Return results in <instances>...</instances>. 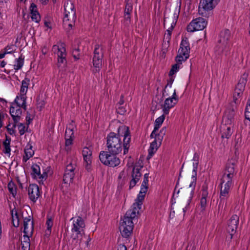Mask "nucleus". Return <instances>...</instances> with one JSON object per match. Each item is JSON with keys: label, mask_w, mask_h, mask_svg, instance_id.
Here are the masks:
<instances>
[{"label": "nucleus", "mask_w": 250, "mask_h": 250, "mask_svg": "<svg viewBox=\"0 0 250 250\" xmlns=\"http://www.w3.org/2000/svg\"><path fill=\"white\" fill-rule=\"evenodd\" d=\"M140 179H136L134 178H132V180L130 182L129 188H133L137 183L139 181Z\"/></svg>", "instance_id": "nucleus-53"}, {"label": "nucleus", "mask_w": 250, "mask_h": 250, "mask_svg": "<svg viewBox=\"0 0 250 250\" xmlns=\"http://www.w3.org/2000/svg\"><path fill=\"white\" fill-rule=\"evenodd\" d=\"M230 37V32L228 29L222 30L220 34L217 47L225 56H227L229 52L231 45L229 41Z\"/></svg>", "instance_id": "nucleus-5"}, {"label": "nucleus", "mask_w": 250, "mask_h": 250, "mask_svg": "<svg viewBox=\"0 0 250 250\" xmlns=\"http://www.w3.org/2000/svg\"><path fill=\"white\" fill-rule=\"evenodd\" d=\"M148 179L144 178V180H143L142 185H143V186H148Z\"/></svg>", "instance_id": "nucleus-63"}, {"label": "nucleus", "mask_w": 250, "mask_h": 250, "mask_svg": "<svg viewBox=\"0 0 250 250\" xmlns=\"http://www.w3.org/2000/svg\"><path fill=\"white\" fill-rule=\"evenodd\" d=\"M123 98H124V96L122 95H121L120 100L118 104H119V105L121 106L124 104V101Z\"/></svg>", "instance_id": "nucleus-60"}, {"label": "nucleus", "mask_w": 250, "mask_h": 250, "mask_svg": "<svg viewBox=\"0 0 250 250\" xmlns=\"http://www.w3.org/2000/svg\"><path fill=\"white\" fill-rule=\"evenodd\" d=\"M243 91L241 90L240 89H238L237 88L235 87V89L234 90V92L233 94V102L234 104H237L239 102H240V101L239 100V99L241 97V96L243 95Z\"/></svg>", "instance_id": "nucleus-35"}, {"label": "nucleus", "mask_w": 250, "mask_h": 250, "mask_svg": "<svg viewBox=\"0 0 250 250\" xmlns=\"http://www.w3.org/2000/svg\"><path fill=\"white\" fill-rule=\"evenodd\" d=\"M207 206V199L201 198L200 200V207L201 211L205 210Z\"/></svg>", "instance_id": "nucleus-48"}, {"label": "nucleus", "mask_w": 250, "mask_h": 250, "mask_svg": "<svg viewBox=\"0 0 250 250\" xmlns=\"http://www.w3.org/2000/svg\"><path fill=\"white\" fill-rule=\"evenodd\" d=\"M142 168V166H135L132 170V178H134L136 179H140L142 176V174L140 172V170Z\"/></svg>", "instance_id": "nucleus-31"}, {"label": "nucleus", "mask_w": 250, "mask_h": 250, "mask_svg": "<svg viewBox=\"0 0 250 250\" xmlns=\"http://www.w3.org/2000/svg\"><path fill=\"white\" fill-rule=\"evenodd\" d=\"M199 155L198 153L195 152L194 154V156L192 159L193 162V170H192V181L190 183L189 187L191 188V193L190 196L189 197V199L188 200V203L187 206H188L189 204V202H190L192 195L194 193V190L195 189V185H196V175H197V170L198 168V164H199Z\"/></svg>", "instance_id": "nucleus-9"}, {"label": "nucleus", "mask_w": 250, "mask_h": 250, "mask_svg": "<svg viewBox=\"0 0 250 250\" xmlns=\"http://www.w3.org/2000/svg\"><path fill=\"white\" fill-rule=\"evenodd\" d=\"M170 99H172L174 101H175L177 103L178 102V98L176 94L175 90H174L173 95H172L171 97H169Z\"/></svg>", "instance_id": "nucleus-55"}, {"label": "nucleus", "mask_w": 250, "mask_h": 250, "mask_svg": "<svg viewBox=\"0 0 250 250\" xmlns=\"http://www.w3.org/2000/svg\"><path fill=\"white\" fill-rule=\"evenodd\" d=\"M219 0H201L199 5V13L206 16V12L210 11L217 4Z\"/></svg>", "instance_id": "nucleus-12"}, {"label": "nucleus", "mask_w": 250, "mask_h": 250, "mask_svg": "<svg viewBox=\"0 0 250 250\" xmlns=\"http://www.w3.org/2000/svg\"><path fill=\"white\" fill-rule=\"evenodd\" d=\"M79 52H80V50L78 48L75 49L72 51V55H73L74 58L76 60H77L79 59V56H80Z\"/></svg>", "instance_id": "nucleus-49"}, {"label": "nucleus", "mask_w": 250, "mask_h": 250, "mask_svg": "<svg viewBox=\"0 0 250 250\" xmlns=\"http://www.w3.org/2000/svg\"><path fill=\"white\" fill-rule=\"evenodd\" d=\"M31 15V17L33 21L36 22H38L40 21L41 18L39 13H33Z\"/></svg>", "instance_id": "nucleus-47"}, {"label": "nucleus", "mask_w": 250, "mask_h": 250, "mask_svg": "<svg viewBox=\"0 0 250 250\" xmlns=\"http://www.w3.org/2000/svg\"><path fill=\"white\" fill-rule=\"evenodd\" d=\"M30 234H25L23 236V240H21L22 249L23 250H30V240L29 238Z\"/></svg>", "instance_id": "nucleus-29"}, {"label": "nucleus", "mask_w": 250, "mask_h": 250, "mask_svg": "<svg viewBox=\"0 0 250 250\" xmlns=\"http://www.w3.org/2000/svg\"><path fill=\"white\" fill-rule=\"evenodd\" d=\"M24 152L27 159H29L34 154V150L32 148V146L30 144H27L24 149Z\"/></svg>", "instance_id": "nucleus-36"}, {"label": "nucleus", "mask_w": 250, "mask_h": 250, "mask_svg": "<svg viewBox=\"0 0 250 250\" xmlns=\"http://www.w3.org/2000/svg\"><path fill=\"white\" fill-rule=\"evenodd\" d=\"M166 132V128L163 127L160 131L159 133L157 134V137L156 138L158 139V141L160 142H162L163 137L165 135Z\"/></svg>", "instance_id": "nucleus-42"}, {"label": "nucleus", "mask_w": 250, "mask_h": 250, "mask_svg": "<svg viewBox=\"0 0 250 250\" xmlns=\"http://www.w3.org/2000/svg\"><path fill=\"white\" fill-rule=\"evenodd\" d=\"M121 137H123V148L124 154L128 152L130 142V135L128 127L122 125L118 128V134L110 132L106 137V146L110 154H118L122 150Z\"/></svg>", "instance_id": "nucleus-2"}, {"label": "nucleus", "mask_w": 250, "mask_h": 250, "mask_svg": "<svg viewBox=\"0 0 250 250\" xmlns=\"http://www.w3.org/2000/svg\"><path fill=\"white\" fill-rule=\"evenodd\" d=\"M125 177V172L124 170H123L120 173L119 176H118V179H122V178L124 179Z\"/></svg>", "instance_id": "nucleus-56"}, {"label": "nucleus", "mask_w": 250, "mask_h": 250, "mask_svg": "<svg viewBox=\"0 0 250 250\" xmlns=\"http://www.w3.org/2000/svg\"><path fill=\"white\" fill-rule=\"evenodd\" d=\"M176 8L177 10H179V11H180L179 8L177 9V7H175L174 8H172L171 10H170V12L171 13V15H172L171 17H166V15H164V17H165L164 24H165L166 23H170L171 20H172V18L173 17V14Z\"/></svg>", "instance_id": "nucleus-44"}, {"label": "nucleus", "mask_w": 250, "mask_h": 250, "mask_svg": "<svg viewBox=\"0 0 250 250\" xmlns=\"http://www.w3.org/2000/svg\"><path fill=\"white\" fill-rule=\"evenodd\" d=\"M165 117L164 115H162L158 118H157L154 123V128L155 130H158L160 126L163 123L165 120Z\"/></svg>", "instance_id": "nucleus-37"}, {"label": "nucleus", "mask_w": 250, "mask_h": 250, "mask_svg": "<svg viewBox=\"0 0 250 250\" xmlns=\"http://www.w3.org/2000/svg\"><path fill=\"white\" fill-rule=\"evenodd\" d=\"M10 142L11 139L8 138L7 136L6 137L5 140L3 142V146H4L3 152L5 154H8L9 155H10Z\"/></svg>", "instance_id": "nucleus-34"}, {"label": "nucleus", "mask_w": 250, "mask_h": 250, "mask_svg": "<svg viewBox=\"0 0 250 250\" xmlns=\"http://www.w3.org/2000/svg\"><path fill=\"white\" fill-rule=\"evenodd\" d=\"M208 195V192L207 190V188L206 187H203L202 189V197L201 198H206L207 199V197Z\"/></svg>", "instance_id": "nucleus-50"}, {"label": "nucleus", "mask_w": 250, "mask_h": 250, "mask_svg": "<svg viewBox=\"0 0 250 250\" xmlns=\"http://www.w3.org/2000/svg\"><path fill=\"white\" fill-rule=\"evenodd\" d=\"M176 103L177 102L174 101L172 99L168 98H167L163 105V111L164 112V114H168L169 113V109L174 107Z\"/></svg>", "instance_id": "nucleus-25"}, {"label": "nucleus", "mask_w": 250, "mask_h": 250, "mask_svg": "<svg viewBox=\"0 0 250 250\" xmlns=\"http://www.w3.org/2000/svg\"><path fill=\"white\" fill-rule=\"evenodd\" d=\"M69 127H67L65 132V138H73L74 137L73 127L69 125Z\"/></svg>", "instance_id": "nucleus-40"}, {"label": "nucleus", "mask_w": 250, "mask_h": 250, "mask_svg": "<svg viewBox=\"0 0 250 250\" xmlns=\"http://www.w3.org/2000/svg\"><path fill=\"white\" fill-rule=\"evenodd\" d=\"M246 111L250 112V102H249L247 103V106L246 107Z\"/></svg>", "instance_id": "nucleus-64"}, {"label": "nucleus", "mask_w": 250, "mask_h": 250, "mask_svg": "<svg viewBox=\"0 0 250 250\" xmlns=\"http://www.w3.org/2000/svg\"><path fill=\"white\" fill-rule=\"evenodd\" d=\"M64 17L63 22L64 26H68L72 29L75 25L76 21V11L73 2L71 0H67L64 4Z\"/></svg>", "instance_id": "nucleus-4"}, {"label": "nucleus", "mask_w": 250, "mask_h": 250, "mask_svg": "<svg viewBox=\"0 0 250 250\" xmlns=\"http://www.w3.org/2000/svg\"><path fill=\"white\" fill-rule=\"evenodd\" d=\"M158 130H155V129L154 128L153 131L152 132L151 135H150V137L151 138H155V139L156 138V137H157V134H156V132Z\"/></svg>", "instance_id": "nucleus-57"}, {"label": "nucleus", "mask_w": 250, "mask_h": 250, "mask_svg": "<svg viewBox=\"0 0 250 250\" xmlns=\"http://www.w3.org/2000/svg\"><path fill=\"white\" fill-rule=\"evenodd\" d=\"M11 53H12V51H7V52H5L3 53H0V59L4 58L6 54H10Z\"/></svg>", "instance_id": "nucleus-62"}, {"label": "nucleus", "mask_w": 250, "mask_h": 250, "mask_svg": "<svg viewBox=\"0 0 250 250\" xmlns=\"http://www.w3.org/2000/svg\"><path fill=\"white\" fill-rule=\"evenodd\" d=\"M46 225L47 226V229L45 230V235L49 236L51 232V228L53 225V221L51 218H49L47 219L46 222Z\"/></svg>", "instance_id": "nucleus-38"}, {"label": "nucleus", "mask_w": 250, "mask_h": 250, "mask_svg": "<svg viewBox=\"0 0 250 250\" xmlns=\"http://www.w3.org/2000/svg\"><path fill=\"white\" fill-rule=\"evenodd\" d=\"M221 137L229 139L233 132L232 125L223 124L221 125Z\"/></svg>", "instance_id": "nucleus-24"}, {"label": "nucleus", "mask_w": 250, "mask_h": 250, "mask_svg": "<svg viewBox=\"0 0 250 250\" xmlns=\"http://www.w3.org/2000/svg\"><path fill=\"white\" fill-rule=\"evenodd\" d=\"M29 84V80L27 78L24 79V80L22 81L20 90L21 94L26 95Z\"/></svg>", "instance_id": "nucleus-33"}, {"label": "nucleus", "mask_w": 250, "mask_h": 250, "mask_svg": "<svg viewBox=\"0 0 250 250\" xmlns=\"http://www.w3.org/2000/svg\"><path fill=\"white\" fill-rule=\"evenodd\" d=\"M234 105L232 104L231 107L228 108L223 116V122L225 125H231L234 121L235 109L234 108Z\"/></svg>", "instance_id": "nucleus-16"}, {"label": "nucleus", "mask_w": 250, "mask_h": 250, "mask_svg": "<svg viewBox=\"0 0 250 250\" xmlns=\"http://www.w3.org/2000/svg\"><path fill=\"white\" fill-rule=\"evenodd\" d=\"M207 24V22L205 19L203 18H198L190 22L188 25L187 30L190 32L202 30L206 27Z\"/></svg>", "instance_id": "nucleus-11"}, {"label": "nucleus", "mask_w": 250, "mask_h": 250, "mask_svg": "<svg viewBox=\"0 0 250 250\" xmlns=\"http://www.w3.org/2000/svg\"><path fill=\"white\" fill-rule=\"evenodd\" d=\"M24 230L23 233L25 234H32L33 231L34 226L33 222L31 220V217L25 218L23 221Z\"/></svg>", "instance_id": "nucleus-23"}, {"label": "nucleus", "mask_w": 250, "mask_h": 250, "mask_svg": "<svg viewBox=\"0 0 250 250\" xmlns=\"http://www.w3.org/2000/svg\"><path fill=\"white\" fill-rule=\"evenodd\" d=\"M236 162L237 161L235 159L229 160L226 165V168L223 175L234 177V175L236 174Z\"/></svg>", "instance_id": "nucleus-15"}, {"label": "nucleus", "mask_w": 250, "mask_h": 250, "mask_svg": "<svg viewBox=\"0 0 250 250\" xmlns=\"http://www.w3.org/2000/svg\"><path fill=\"white\" fill-rule=\"evenodd\" d=\"M188 58L186 56L178 53V55L175 58V61L178 64H182L183 62L186 61Z\"/></svg>", "instance_id": "nucleus-43"}, {"label": "nucleus", "mask_w": 250, "mask_h": 250, "mask_svg": "<svg viewBox=\"0 0 250 250\" xmlns=\"http://www.w3.org/2000/svg\"><path fill=\"white\" fill-rule=\"evenodd\" d=\"M233 178V177L223 175L221 179L220 184L228 185L232 187L233 185V183L232 181Z\"/></svg>", "instance_id": "nucleus-32"}, {"label": "nucleus", "mask_w": 250, "mask_h": 250, "mask_svg": "<svg viewBox=\"0 0 250 250\" xmlns=\"http://www.w3.org/2000/svg\"><path fill=\"white\" fill-rule=\"evenodd\" d=\"M117 154H110L108 151H102L99 154L101 162L104 165L111 167H115L120 163V160L117 157Z\"/></svg>", "instance_id": "nucleus-6"}, {"label": "nucleus", "mask_w": 250, "mask_h": 250, "mask_svg": "<svg viewBox=\"0 0 250 250\" xmlns=\"http://www.w3.org/2000/svg\"><path fill=\"white\" fill-rule=\"evenodd\" d=\"M82 154L85 168L88 171L91 169L92 163V150L87 147H85L82 151Z\"/></svg>", "instance_id": "nucleus-17"}, {"label": "nucleus", "mask_w": 250, "mask_h": 250, "mask_svg": "<svg viewBox=\"0 0 250 250\" xmlns=\"http://www.w3.org/2000/svg\"><path fill=\"white\" fill-rule=\"evenodd\" d=\"M52 51L57 54L58 63L61 64L66 62V52L65 44L63 42H60L59 44L54 45L52 47Z\"/></svg>", "instance_id": "nucleus-13"}, {"label": "nucleus", "mask_w": 250, "mask_h": 250, "mask_svg": "<svg viewBox=\"0 0 250 250\" xmlns=\"http://www.w3.org/2000/svg\"><path fill=\"white\" fill-rule=\"evenodd\" d=\"M239 221V217L238 215H233L228 220L227 231L230 235V239H231L232 236L236 232L238 228Z\"/></svg>", "instance_id": "nucleus-14"}, {"label": "nucleus", "mask_w": 250, "mask_h": 250, "mask_svg": "<svg viewBox=\"0 0 250 250\" xmlns=\"http://www.w3.org/2000/svg\"><path fill=\"white\" fill-rule=\"evenodd\" d=\"M73 225L71 229V238L76 240V242H80L84 234V228L85 227L84 221L81 217H72L70 219Z\"/></svg>", "instance_id": "nucleus-3"}, {"label": "nucleus", "mask_w": 250, "mask_h": 250, "mask_svg": "<svg viewBox=\"0 0 250 250\" xmlns=\"http://www.w3.org/2000/svg\"><path fill=\"white\" fill-rule=\"evenodd\" d=\"M189 44L188 39L186 38L183 39L178 53L186 56L187 58H188L189 56Z\"/></svg>", "instance_id": "nucleus-20"}, {"label": "nucleus", "mask_w": 250, "mask_h": 250, "mask_svg": "<svg viewBox=\"0 0 250 250\" xmlns=\"http://www.w3.org/2000/svg\"><path fill=\"white\" fill-rule=\"evenodd\" d=\"M17 126L20 135H22L24 134L25 132V126L21 123H19L18 124Z\"/></svg>", "instance_id": "nucleus-46"}, {"label": "nucleus", "mask_w": 250, "mask_h": 250, "mask_svg": "<svg viewBox=\"0 0 250 250\" xmlns=\"http://www.w3.org/2000/svg\"><path fill=\"white\" fill-rule=\"evenodd\" d=\"M26 96L24 95L20 94V96H17L14 102L13 103L15 104V105L18 106L23 108L24 110L26 109Z\"/></svg>", "instance_id": "nucleus-27"}, {"label": "nucleus", "mask_w": 250, "mask_h": 250, "mask_svg": "<svg viewBox=\"0 0 250 250\" xmlns=\"http://www.w3.org/2000/svg\"><path fill=\"white\" fill-rule=\"evenodd\" d=\"M11 214L13 226L15 227H19L20 221L19 215L16 208L11 210Z\"/></svg>", "instance_id": "nucleus-30"}, {"label": "nucleus", "mask_w": 250, "mask_h": 250, "mask_svg": "<svg viewBox=\"0 0 250 250\" xmlns=\"http://www.w3.org/2000/svg\"><path fill=\"white\" fill-rule=\"evenodd\" d=\"M245 117L247 120L250 121V112L245 110Z\"/></svg>", "instance_id": "nucleus-61"}, {"label": "nucleus", "mask_w": 250, "mask_h": 250, "mask_svg": "<svg viewBox=\"0 0 250 250\" xmlns=\"http://www.w3.org/2000/svg\"><path fill=\"white\" fill-rule=\"evenodd\" d=\"M65 145L69 146L72 143V138H65Z\"/></svg>", "instance_id": "nucleus-54"}, {"label": "nucleus", "mask_w": 250, "mask_h": 250, "mask_svg": "<svg viewBox=\"0 0 250 250\" xmlns=\"http://www.w3.org/2000/svg\"><path fill=\"white\" fill-rule=\"evenodd\" d=\"M117 112L118 113L121 115H124L126 112V110L123 106L119 105L118 108L117 109Z\"/></svg>", "instance_id": "nucleus-52"}, {"label": "nucleus", "mask_w": 250, "mask_h": 250, "mask_svg": "<svg viewBox=\"0 0 250 250\" xmlns=\"http://www.w3.org/2000/svg\"><path fill=\"white\" fill-rule=\"evenodd\" d=\"M147 189L148 186L141 185L136 202L126 211L124 218L121 220L119 229L123 237L127 238L131 235L134 226L133 221L137 218L139 210L142 208V201L144 199Z\"/></svg>", "instance_id": "nucleus-1"}, {"label": "nucleus", "mask_w": 250, "mask_h": 250, "mask_svg": "<svg viewBox=\"0 0 250 250\" xmlns=\"http://www.w3.org/2000/svg\"><path fill=\"white\" fill-rule=\"evenodd\" d=\"M32 172V175L34 178H38L41 180L45 179L47 177V174L46 172H43L42 174L41 173L40 167L37 164H34L31 167Z\"/></svg>", "instance_id": "nucleus-21"}, {"label": "nucleus", "mask_w": 250, "mask_h": 250, "mask_svg": "<svg viewBox=\"0 0 250 250\" xmlns=\"http://www.w3.org/2000/svg\"><path fill=\"white\" fill-rule=\"evenodd\" d=\"M76 167L75 161L71 160L66 166L63 175V181L65 184H70L73 181L75 175V171Z\"/></svg>", "instance_id": "nucleus-10"}, {"label": "nucleus", "mask_w": 250, "mask_h": 250, "mask_svg": "<svg viewBox=\"0 0 250 250\" xmlns=\"http://www.w3.org/2000/svg\"><path fill=\"white\" fill-rule=\"evenodd\" d=\"M179 10H177L176 8L173 14V17L172 18V22L171 23V26L169 29H168L167 30V33H166L165 34V38H166V39L168 41L170 39L171 32L176 24L178 16H179Z\"/></svg>", "instance_id": "nucleus-22"}, {"label": "nucleus", "mask_w": 250, "mask_h": 250, "mask_svg": "<svg viewBox=\"0 0 250 250\" xmlns=\"http://www.w3.org/2000/svg\"><path fill=\"white\" fill-rule=\"evenodd\" d=\"M9 192L14 197L17 194L16 187L14 183L10 182L7 186Z\"/></svg>", "instance_id": "nucleus-39"}, {"label": "nucleus", "mask_w": 250, "mask_h": 250, "mask_svg": "<svg viewBox=\"0 0 250 250\" xmlns=\"http://www.w3.org/2000/svg\"><path fill=\"white\" fill-rule=\"evenodd\" d=\"M232 187L220 184V202L218 204V211L221 213L224 210L227 204V199L229 196L230 189Z\"/></svg>", "instance_id": "nucleus-7"}, {"label": "nucleus", "mask_w": 250, "mask_h": 250, "mask_svg": "<svg viewBox=\"0 0 250 250\" xmlns=\"http://www.w3.org/2000/svg\"><path fill=\"white\" fill-rule=\"evenodd\" d=\"M28 194L29 199L35 202L40 196L39 187L36 184H30L28 188Z\"/></svg>", "instance_id": "nucleus-19"}, {"label": "nucleus", "mask_w": 250, "mask_h": 250, "mask_svg": "<svg viewBox=\"0 0 250 250\" xmlns=\"http://www.w3.org/2000/svg\"><path fill=\"white\" fill-rule=\"evenodd\" d=\"M10 114H11L15 123H18L22 114L21 107L15 105L14 103H11L10 108Z\"/></svg>", "instance_id": "nucleus-18"}, {"label": "nucleus", "mask_w": 250, "mask_h": 250, "mask_svg": "<svg viewBox=\"0 0 250 250\" xmlns=\"http://www.w3.org/2000/svg\"><path fill=\"white\" fill-rule=\"evenodd\" d=\"M30 10L31 12V14L36 13H39L37 11V8L36 5L33 3H31L30 7Z\"/></svg>", "instance_id": "nucleus-51"}, {"label": "nucleus", "mask_w": 250, "mask_h": 250, "mask_svg": "<svg viewBox=\"0 0 250 250\" xmlns=\"http://www.w3.org/2000/svg\"><path fill=\"white\" fill-rule=\"evenodd\" d=\"M130 11L131 10L129 9V7H126L125 10V16H126V15H129Z\"/></svg>", "instance_id": "nucleus-59"}, {"label": "nucleus", "mask_w": 250, "mask_h": 250, "mask_svg": "<svg viewBox=\"0 0 250 250\" xmlns=\"http://www.w3.org/2000/svg\"><path fill=\"white\" fill-rule=\"evenodd\" d=\"M93 57V64L94 69V73L98 72L102 65V59L104 56L103 48L100 47V45L96 44L95 46Z\"/></svg>", "instance_id": "nucleus-8"}, {"label": "nucleus", "mask_w": 250, "mask_h": 250, "mask_svg": "<svg viewBox=\"0 0 250 250\" xmlns=\"http://www.w3.org/2000/svg\"><path fill=\"white\" fill-rule=\"evenodd\" d=\"M162 142H159L158 139H155L150 144V147L148 150V155L147 158L150 159L156 152L158 147L160 146Z\"/></svg>", "instance_id": "nucleus-26"}, {"label": "nucleus", "mask_w": 250, "mask_h": 250, "mask_svg": "<svg viewBox=\"0 0 250 250\" xmlns=\"http://www.w3.org/2000/svg\"><path fill=\"white\" fill-rule=\"evenodd\" d=\"M179 64L177 63L176 64H175L172 65V68L169 71V75L170 76L173 75V74H174L176 72H177L178 71V70L179 69Z\"/></svg>", "instance_id": "nucleus-45"}, {"label": "nucleus", "mask_w": 250, "mask_h": 250, "mask_svg": "<svg viewBox=\"0 0 250 250\" xmlns=\"http://www.w3.org/2000/svg\"><path fill=\"white\" fill-rule=\"evenodd\" d=\"M118 250H127V249L124 245L120 244Z\"/></svg>", "instance_id": "nucleus-58"}, {"label": "nucleus", "mask_w": 250, "mask_h": 250, "mask_svg": "<svg viewBox=\"0 0 250 250\" xmlns=\"http://www.w3.org/2000/svg\"><path fill=\"white\" fill-rule=\"evenodd\" d=\"M248 76V74L247 73H244L241 76L240 80H239V82L236 86V88L244 91V90L245 89L246 84L247 82Z\"/></svg>", "instance_id": "nucleus-28"}, {"label": "nucleus", "mask_w": 250, "mask_h": 250, "mask_svg": "<svg viewBox=\"0 0 250 250\" xmlns=\"http://www.w3.org/2000/svg\"><path fill=\"white\" fill-rule=\"evenodd\" d=\"M23 64V59L21 58H19L16 60V63L14 65V68L15 70H19L21 69Z\"/></svg>", "instance_id": "nucleus-41"}]
</instances>
